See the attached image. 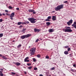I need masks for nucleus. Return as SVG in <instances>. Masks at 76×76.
I'll return each mask as SVG.
<instances>
[{
	"mask_svg": "<svg viewBox=\"0 0 76 76\" xmlns=\"http://www.w3.org/2000/svg\"><path fill=\"white\" fill-rule=\"evenodd\" d=\"M3 36V34H0V38L2 37Z\"/></svg>",
	"mask_w": 76,
	"mask_h": 76,
	"instance_id": "obj_17",
	"label": "nucleus"
},
{
	"mask_svg": "<svg viewBox=\"0 0 76 76\" xmlns=\"http://www.w3.org/2000/svg\"><path fill=\"white\" fill-rule=\"evenodd\" d=\"M28 11L29 12H33V14H35L36 12H35V11L34 10L30 9L28 10Z\"/></svg>",
	"mask_w": 76,
	"mask_h": 76,
	"instance_id": "obj_7",
	"label": "nucleus"
},
{
	"mask_svg": "<svg viewBox=\"0 0 76 76\" xmlns=\"http://www.w3.org/2000/svg\"><path fill=\"white\" fill-rule=\"evenodd\" d=\"M54 69H55V68L53 67L51 68V70H53Z\"/></svg>",
	"mask_w": 76,
	"mask_h": 76,
	"instance_id": "obj_31",
	"label": "nucleus"
},
{
	"mask_svg": "<svg viewBox=\"0 0 76 76\" xmlns=\"http://www.w3.org/2000/svg\"><path fill=\"white\" fill-rule=\"evenodd\" d=\"M21 24H22V23L21 22H19L18 23V25H20Z\"/></svg>",
	"mask_w": 76,
	"mask_h": 76,
	"instance_id": "obj_19",
	"label": "nucleus"
},
{
	"mask_svg": "<svg viewBox=\"0 0 76 76\" xmlns=\"http://www.w3.org/2000/svg\"><path fill=\"white\" fill-rule=\"evenodd\" d=\"M0 75L1 76H4V74H3L1 73V74H0Z\"/></svg>",
	"mask_w": 76,
	"mask_h": 76,
	"instance_id": "obj_32",
	"label": "nucleus"
},
{
	"mask_svg": "<svg viewBox=\"0 0 76 76\" xmlns=\"http://www.w3.org/2000/svg\"><path fill=\"white\" fill-rule=\"evenodd\" d=\"M50 23L49 22L46 23V24L47 25H50Z\"/></svg>",
	"mask_w": 76,
	"mask_h": 76,
	"instance_id": "obj_21",
	"label": "nucleus"
},
{
	"mask_svg": "<svg viewBox=\"0 0 76 76\" xmlns=\"http://www.w3.org/2000/svg\"><path fill=\"white\" fill-rule=\"evenodd\" d=\"M33 60L34 61H36V59L35 58H33Z\"/></svg>",
	"mask_w": 76,
	"mask_h": 76,
	"instance_id": "obj_36",
	"label": "nucleus"
},
{
	"mask_svg": "<svg viewBox=\"0 0 76 76\" xmlns=\"http://www.w3.org/2000/svg\"><path fill=\"white\" fill-rule=\"evenodd\" d=\"M73 66L74 67H76V64H73Z\"/></svg>",
	"mask_w": 76,
	"mask_h": 76,
	"instance_id": "obj_45",
	"label": "nucleus"
},
{
	"mask_svg": "<svg viewBox=\"0 0 76 76\" xmlns=\"http://www.w3.org/2000/svg\"><path fill=\"white\" fill-rule=\"evenodd\" d=\"M2 14H1V13H0V16H2Z\"/></svg>",
	"mask_w": 76,
	"mask_h": 76,
	"instance_id": "obj_52",
	"label": "nucleus"
},
{
	"mask_svg": "<svg viewBox=\"0 0 76 76\" xmlns=\"http://www.w3.org/2000/svg\"><path fill=\"white\" fill-rule=\"evenodd\" d=\"M26 28H23V31H26Z\"/></svg>",
	"mask_w": 76,
	"mask_h": 76,
	"instance_id": "obj_26",
	"label": "nucleus"
},
{
	"mask_svg": "<svg viewBox=\"0 0 76 76\" xmlns=\"http://www.w3.org/2000/svg\"><path fill=\"white\" fill-rule=\"evenodd\" d=\"M28 58H29V57H26L25 59V60H24V61L25 62H28V61H29V60H27V59H28Z\"/></svg>",
	"mask_w": 76,
	"mask_h": 76,
	"instance_id": "obj_8",
	"label": "nucleus"
},
{
	"mask_svg": "<svg viewBox=\"0 0 76 76\" xmlns=\"http://www.w3.org/2000/svg\"><path fill=\"white\" fill-rule=\"evenodd\" d=\"M15 16V13L12 12L10 16V17H14Z\"/></svg>",
	"mask_w": 76,
	"mask_h": 76,
	"instance_id": "obj_11",
	"label": "nucleus"
},
{
	"mask_svg": "<svg viewBox=\"0 0 76 76\" xmlns=\"http://www.w3.org/2000/svg\"><path fill=\"white\" fill-rule=\"evenodd\" d=\"M29 69H32V66H29L28 67Z\"/></svg>",
	"mask_w": 76,
	"mask_h": 76,
	"instance_id": "obj_34",
	"label": "nucleus"
},
{
	"mask_svg": "<svg viewBox=\"0 0 76 76\" xmlns=\"http://www.w3.org/2000/svg\"><path fill=\"white\" fill-rule=\"evenodd\" d=\"M6 15H7V16H10V14L8 13H6Z\"/></svg>",
	"mask_w": 76,
	"mask_h": 76,
	"instance_id": "obj_35",
	"label": "nucleus"
},
{
	"mask_svg": "<svg viewBox=\"0 0 76 76\" xmlns=\"http://www.w3.org/2000/svg\"><path fill=\"white\" fill-rule=\"evenodd\" d=\"M37 57H38L39 58V57H40V55H37Z\"/></svg>",
	"mask_w": 76,
	"mask_h": 76,
	"instance_id": "obj_39",
	"label": "nucleus"
},
{
	"mask_svg": "<svg viewBox=\"0 0 76 76\" xmlns=\"http://www.w3.org/2000/svg\"><path fill=\"white\" fill-rule=\"evenodd\" d=\"M26 23L27 24H28V23H29V21H26Z\"/></svg>",
	"mask_w": 76,
	"mask_h": 76,
	"instance_id": "obj_33",
	"label": "nucleus"
},
{
	"mask_svg": "<svg viewBox=\"0 0 76 76\" xmlns=\"http://www.w3.org/2000/svg\"><path fill=\"white\" fill-rule=\"evenodd\" d=\"M10 19L11 20H13V17H10Z\"/></svg>",
	"mask_w": 76,
	"mask_h": 76,
	"instance_id": "obj_43",
	"label": "nucleus"
},
{
	"mask_svg": "<svg viewBox=\"0 0 76 76\" xmlns=\"http://www.w3.org/2000/svg\"><path fill=\"white\" fill-rule=\"evenodd\" d=\"M35 50H36V48H33L31 49L30 50V51H31V55H34L35 53Z\"/></svg>",
	"mask_w": 76,
	"mask_h": 76,
	"instance_id": "obj_5",
	"label": "nucleus"
},
{
	"mask_svg": "<svg viewBox=\"0 0 76 76\" xmlns=\"http://www.w3.org/2000/svg\"><path fill=\"white\" fill-rule=\"evenodd\" d=\"M22 24H23V25H25V24H26V21H25V22H22Z\"/></svg>",
	"mask_w": 76,
	"mask_h": 76,
	"instance_id": "obj_25",
	"label": "nucleus"
},
{
	"mask_svg": "<svg viewBox=\"0 0 76 76\" xmlns=\"http://www.w3.org/2000/svg\"><path fill=\"white\" fill-rule=\"evenodd\" d=\"M3 15L4 16L5 15V14H4V13H3Z\"/></svg>",
	"mask_w": 76,
	"mask_h": 76,
	"instance_id": "obj_50",
	"label": "nucleus"
},
{
	"mask_svg": "<svg viewBox=\"0 0 76 76\" xmlns=\"http://www.w3.org/2000/svg\"><path fill=\"white\" fill-rule=\"evenodd\" d=\"M73 24H74V25H76V22H74Z\"/></svg>",
	"mask_w": 76,
	"mask_h": 76,
	"instance_id": "obj_47",
	"label": "nucleus"
},
{
	"mask_svg": "<svg viewBox=\"0 0 76 76\" xmlns=\"http://www.w3.org/2000/svg\"><path fill=\"white\" fill-rule=\"evenodd\" d=\"M5 12H7V13H8V10H5Z\"/></svg>",
	"mask_w": 76,
	"mask_h": 76,
	"instance_id": "obj_41",
	"label": "nucleus"
},
{
	"mask_svg": "<svg viewBox=\"0 0 76 76\" xmlns=\"http://www.w3.org/2000/svg\"><path fill=\"white\" fill-rule=\"evenodd\" d=\"M70 50H71V49H70V48H68L67 50H68V51H70Z\"/></svg>",
	"mask_w": 76,
	"mask_h": 76,
	"instance_id": "obj_29",
	"label": "nucleus"
},
{
	"mask_svg": "<svg viewBox=\"0 0 76 76\" xmlns=\"http://www.w3.org/2000/svg\"><path fill=\"white\" fill-rule=\"evenodd\" d=\"M34 70H38V68H37L35 67L34 68Z\"/></svg>",
	"mask_w": 76,
	"mask_h": 76,
	"instance_id": "obj_28",
	"label": "nucleus"
},
{
	"mask_svg": "<svg viewBox=\"0 0 76 76\" xmlns=\"http://www.w3.org/2000/svg\"><path fill=\"white\" fill-rule=\"evenodd\" d=\"M50 59H51V58Z\"/></svg>",
	"mask_w": 76,
	"mask_h": 76,
	"instance_id": "obj_57",
	"label": "nucleus"
},
{
	"mask_svg": "<svg viewBox=\"0 0 76 76\" xmlns=\"http://www.w3.org/2000/svg\"><path fill=\"white\" fill-rule=\"evenodd\" d=\"M49 32H53L54 31V30L53 29H51L49 30Z\"/></svg>",
	"mask_w": 76,
	"mask_h": 76,
	"instance_id": "obj_13",
	"label": "nucleus"
},
{
	"mask_svg": "<svg viewBox=\"0 0 76 76\" xmlns=\"http://www.w3.org/2000/svg\"><path fill=\"white\" fill-rule=\"evenodd\" d=\"M14 64H15L17 66H20L21 64L19 62H15Z\"/></svg>",
	"mask_w": 76,
	"mask_h": 76,
	"instance_id": "obj_10",
	"label": "nucleus"
},
{
	"mask_svg": "<svg viewBox=\"0 0 76 76\" xmlns=\"http://www.w3.org/2000/svg\"><path fill=\"white\" fill-rule=\"evenodd\" d=\"M30 36H31V34H28L21 36V39H25V38H28L29 37H30Z\"/></svg>",
	"mask_w": 76,
	"mask_h": 76,
	"instance_id": "obj_4",
	"label": "nucleus"
},
{
	"mask_svg": "<svg viewBox=\"0 0 76 76\" xmlns=\"http://www.w3.org/2000/svg\"><path fill=\"white\" fill-rule=\"evenodd\" d=\"M35 32H39V31H40V30L39 29L34 28V29Z\"/></svg>",
	"mask_w": 76,
	"mask_h": 76,
	"instance_id": "obj_12",
	"label": "nucleus"
},
{
	"mask_svg": "<svg viewBox=\"0 0 76 76\" xmlns=\"http://www.w3.org/2000/svg\"><path fill=\"white\" fill-rule=\"evenodd\" d=\"M72 26H73L74 28L76 29V24H73L72 25Z\"/></svg>",
	"mask_w": 76,
	"mask_h": 76,
	"instance_id": "obj_15",
	"label": "nucleus"
},
{
	"mask_svg": "<svg viewBox=\"0 0 76 76\" xmlns=\"http://www.w3.org/2000/svg\"><path fill=\"white\" fill-rule=\"evenodd\" d=\"M2 21H3V19H0V22H2Z\"/></svg>",
	"mask_w": 76,
	"mask_h": 76,
	"instance_id": "obj_40",
	"label": "nucleus"
},
{
	"mask_svg": "<svg viewBox=\"0 0 76 76\" xmlns=\"http://www.w3.org/2000/svg\"><path fill=\"white\" fill-rule=\"evenodd\" d=\"M3 73V72L1 71H0V74H1V73Z\"/></svg>",
	"mask_w": 76,
	"mask_h": 76,
	"instance_id": "obj_46",
	"label": "nucleus"
},
{
	"mask_svg": "<svg viewBox=\"0 0 76 76\" xmlns=\"http://www.w3.org/2000/svg\"><path fill=\"white\" fill-rule=\"evenodd\" d=\"M52 20L53 21L56 20V16H52Z\"/></svg>",
	"mask_w": 76,
	"mask_h": 76,
	"instance_id": "obj_9",
	"label": "nucleus"
},
{
	"mask_svg": "<svg viewBox=\"0 0 76 76\" xmlns=\"http://www.w3.org/2000/svg\"><path fill=\"white\" fill-rule=\"evenodd\" d=\"M28 20L30 21L32 23H35L37 22V20L33 18H28Z\"/></svg>",
	"mask_w": 76,
	"mask_h": 76,
	"instance_id": "obj_2",
	"label": "nucleus"
},
{
	"mask_svg": "<svg viewBox=\"0 0 76 76\" xmlns=\"http://www.w3.org/2000/svg\"><path fill=\"white\" fill-rule=\"evenodd\" d=\"M65 48H68L69 47V46H66L64 47Z\"/></svg>",
	"mask_w": 76,
	"mask_h": 76,
	"instance_id": "obj_22",
	"label": "nucleus"
},
{
	"mask_svg": "<svg viewBox=\"0 0 76 76\" xmlns=\"http://www.w3.org/2000/svg\"><path fill=\"white\" fill-rule=\"evenodd\" d=\"M39 76H43L42 75H40Z\"/></svg>",
	"mask_w": 76,
	"mask_h": 76,
	"instance_id": "obj_53",
	"label": "nucleus"
},
{
	"mask_svg": "<svg viewBox=\"0 0 76 76\" xmlns=\"http://www.w3.org/2000/svg\"><path fill=\"white\" fill-rule=\"evenodd\" d=\"M19 28H22V26H20L19 27Z\"/></svg>",
	"mask_w": 76,
	"mask_h": 76,
	"instance_id": "obj_48",
	"label": "nucleus"
},
{
	"mask_svg": "<svg viewBox=\"0 0 76 76\" xmlns=\"http://www.w3.org/2000/svg\"><path fill=\"white\" fill-rule=\"evenodd\" d=\"M29 48H30V47H31V46H29Z\"/></svg>",
	"mask_w": 76,
	"mask_h": 76,
	"instance_id": "obj_56",
	"label": "nucleus"
},
{
	"mask_svg": "<svg viewBox=\"0 0 76 76\" xmlns=\"http://www.w3.org/2000/svg\"><path fill=\"white\" fill-rule=\"evenodd\" d=\"M11 74H12V75H15L16 74V73L14 72H11Z\"/></svg>",
	"mask_w": 76,
	"mask_h": 76,
	"instance_id": "obj_24",
	"label": "nucleus"
},
{
	"mask_svg": "<svg viewBox=\"0 0 76 76\" xmlns=\"http://www.w3.org/2000/svg\"><path fill=\"white\" fill-rule=\"evenodd\" d=\"M51 18V16H49L48 17V19H50Z\"/></svg>",
	"mask_w": 76,
	"mask_h": 76,
	"instance_id": "obj_23",
	"label": "nucleus"
},
{
	"mask_svg": "<svg viewBox=\"0 0 76 76\" xmlns=\"http://www.w3.org/2000/svg\"><path fill=\"white\" fill-rule=\"evenodd\" d=\"M0 56H3V55H1V54H0Z\"/></svg>",
	"mask_w": 76,
	"mask_h": 76,
	"instance_id": "obj_54",
	"label": "nucleus"
},
{
	"mask_svg": "<svg viewBox=\"0 0 76 76\" xmlns=\"http://www.w3.org/2000/svg\"><path fill=\"white\" fill-rule=\"evenodd\" d=\"M13 7H12L10 6H9V9H12Z\"/></svg>",
	"mask_w": 76,
	"mask_h": 76,
	"instance_id": "obj_20",
	"label": "nucleus"
},
{
	"mask_svg": "<svg viewBox=\"0 0 76 76\" xmlns=\"http://www.w3.org/2000/svg\"><path fill=\"white\" fill-rule=\"evenodd\" d=\"M21 46H22V45H18L17 46V48H20V47H21Z\"/></svg>",
	"mask_w": 76,
	"mask_h": 76,
	"instance_id": "obj_18",
	"label": "nucleus"
},
{
	"mask_svg": "<svg viewBox=\"0 0 76 76\" xmlns=\"http://www.w3.org/2000/svg\"><path fill=\"white\" fill-rule=\"evenodd\" d=\"M73 22V20L71 19L70 20H69L68 22H67V24L68 25H71L72 23Z\"/></svg>",
	"mask_w": 76,
	"mask_h": 76,
	"instance_id": "obj_6",
	"label": "nucleus"
},
{
	"mask_svg": "<svg viewBox=\"0 0 76 76\" xmlns=\"http://www.w3.org/2000/svg\"><path fill=\"white\" fill-rule=\"evenodd\" d=\"M2 58H3L4 59V60H6L7 59V58L5 56H3V57H2Z\"/></svg>",
	"mask_w": 76,
	"mask_h": 76,
	"instance_id": "obj_16",
	"label": "nucleus"
},
{
	"mask_svg": "<svg viewBox=\"0 0 76 76\" xmlns=\"http://www.w3.org/2000/svg\"><path fill=\"white\" fill-rule=\"evenodd\" d=\"M65 28L67 29H64L63 30L65 32H72V30H71V28H70V27H66Z\"/></svg>",
	"mask_w": 76,
	"mask_h": 76,
	"instance_id": "obj_3",
	"label": "nucleus"
},
{
	"mask_svg": "<svg viewBox=\"0 0 76 76\" xmlns=\"http://www.w3.org/2000/svg\"><path fill=\"white\" fill-rule=\"evenodd\" d=\"M24 73H25V74H26V72H25Z\"/></svg>",
	"mask_w": 76,
	"mask_h": 76,
	"instance_id": "obj_55",
	"label": "nucleus"
},
{
	"mask_svg": "<svg viewBox=\"0 0 76 76\" xmlns=\"http://www.w3.org/2000/svg\"><path fill=\"white\" fill-rule=\"evenodd\" d=\"M45 21H50V20H49V19H46V20H45Z\"/></svg>",
	"mask_w": 76,
	"mask_h": 76,
	"instance_id": "obj_37",
	"label": "nucleus"
},
{
	"mask_svg": "<svg viewBox=\"0 0 76 76\" xmlns=\"http://www.w3.org/2000/svg\"><path fill=\"white\" fill-rule=\"evenodd\" d=\"M69 52L67 51H66L64 52V53L65 54H68Z\"/></svg>",
	"mask_w": 76,
	"mask_h": 76,
	"instance_id": "obj_14",
	"label": "nucleus"
},
{
	"mask_svg": "<svg viewBox=\"0 0 76 76\" xmlns=\"http://www.w3.org/2000/svg\"><path fill=\"white\" fill-rule=\"evenodd\" d=\"M64 3H67V1H66L64 2Z\"/></svg>",
	"mask_w": 76,
	"mask_h": 76,
	"instance_id": "obj_42",
	"label": "nucleus"
},
{
	"mask_svg": "<svg viewBox=\"0 0 76 76\" xmlns=\"http://www.w3.org/2000/svg\"><path fill=\"white\" fill-rule=\"evenodd\" d=\"M46 58H47L48 59V58H49V56H46Z\"/></svg>",
	"mask_w": 76,
	"mask_h": 76,
	"instance_id": "obj_27",
	"label": "nucleus"
},
{
	"mask_svg": "<svg viewBox=\"0 0 76 76\" xmlns=\"http://www.w3.org/2000/svg\"><path fill=\"white\" fill-rule=\"evenodd\" d=\"M38 41H39V39H37L35 41V42H38Z\"/></svg>",
	"mask_w": 76,
	"mask_h": 76,
	"instance_id": "obj_38",
	"label": "nucleus"
},
{
	"mask_svg": "<svg viewBox=\"0 0 76 76\" xmlns=\"http://www.w3.org/2000/svg\"><path fill=\"white\" fill-rule=\"evenodd\" d=\"M16 9L17 10H19V8H16Z\"/></svg>",
	"mask_w": 76,
	"mask_h": 76,
	"instance_id": "obj_44",
	"label": "nucleus"
},
{
	"mask_svg": "<svg viewBox=\"0 0 76 76\" xmlns=\"http://www.w3.org/2000/svg\"><path fill=\"white\" fill-rule=\"evenodd\" d=\"M1 29H3V26H2L1 27Z\"/></svg>",
	"mask_w": 76,
	"mask_h": 76,
	"instance_id": "obj_49",
	"label": "nucleus"
},
{
	"mask_svg": "<svg viewBox=\"0 0 76 76\" xmlns=\"http://www.w3.org/2000/svg\"><path fill=\"white\" fill-rule=\"evenodd\" d=\"M27 65H28V66H31V64L28 63L27 64Z\"/></svg>",
	"mask_w": 76,
	"mask_h": 76,
	"instance_id": "obj_30",
	"label": "nucleus"
},
{
	"mask_svg": "<svg viewBox=\"0 0 76 76\" xmlns=\"http://www.w3.org/2000/svg\"><path fill=\"white\" fill-rule=\"evenodd\" d=\"M1 70H2V71H3V69H1Z\"/></svg>",
	"mask_w": 76,
	"mask_h": 76,
	"instance_id": "obj_51",
	"label": "nucleus"
},
{
	"mask_svg": "<svg viewBox=\"0 0 76 76\" xmlns=\"http://www.w3.org/2000/svg\"><path fill=\"white\" fill-rule=\"evenodd\" d=\"M64 5L61 4V5H58L57 6V7L55 8V10L56 11H58L59 10L63 8V6Z\"/></svg>",
	"mask_w": 76,
	"mask_h": 76,
	"instance_id": "obj_1",
	"label": "nucleus"
}]
</instances>
